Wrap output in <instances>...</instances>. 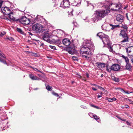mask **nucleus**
<instances>
[{"instance_id": "f257e3e1", "label": "nucleus", "mask_w": 133, "mask_h": 133, "mask_svg": "<svg viewBox=\"0 0 133 133\" xmlns=\"http://www.w3.org/2000/svg\"><path fill=\"white\" fill-rule=\"evenodd\" d=\"M84 45L80 49V53L83 58L88 59L89 56L91 55V50L94 48L93 44L90 40H86L83 42Z\"/></svg>"}, {"instance_id": "f03ea898", "label": "nucleus", "mask_w": 133, "mask_h": 133, "mask_svg": "<svg viewBox=\"0 0 133 133\" xmlns=\"http://www.w3.org/2000/svg\"><path fill=\"white\" fill-rule=\"evenodd\" d=\"M108 11L109 10H107L96 11L94 13L95 16L93 18V21L95 22L96 20L98 21L99 18H103L107 15Z\"/></svg>"}, {"instance_id": "7ed1b4c3", "label": "nucleus", "mask_w": 133, "mask_h": 133, "mask_svg": "<svg viewBox=\"0 0 133 133\" xmlns=\"http://www.w3.org/2000/svg\"><path fill=\"white\" fill-rule=\"evenodd\" d=\"M33 30L36 33H39L42 31H45L46 29H44L42 26L39 23H36L32 27Z\"/></svg>"}, {"instance_id": "20e7f679", "label": "nucleus", "mask_w": 133, "mask_h": 133, "mask_svg": "<svg viewBox=\"0 0 133 133\" xmlns=\"http://www.w3.org/2000/svg\"><path fill=\"white\" fill-rule=\"evenodd\" d=\"M122 4L120 3L118 4H110L109 5V7L112 10L117 11L121 10L123 8L121 6Z\"/></svg>"}, {"instance_id": "39448f33", "label": "nucleus", "mask_w": 133, "mask_h": 133, "mask_svg": "<svg viewBox=\"0 0 133 133\" xmlns=\"http://www.w3.org/2000/svg\"><path fill=\"white\" fill-rule=\"evenodd\" d=\"M48 32V30L47 29L45 31H44H44H42V38L44 40L48 42H50V40L49 39V38L50 37V35Z\"/></svg>"}, {"instance_id": "423d86ee", "label": "nucleus", "mask_w": 133, "mask_h": 133, "mask_svg": "<svg viewBox=\"0 0 133 133\" xmlns=\"http://www.w3.org/2000/svg\"><path fill=\"white\" fill-rule=\"evenodd\" d=\"M4 1L1 0V12L6 16V15L10 14V10L9 8L6 7L1 8V5Z\"/></svg>"}, {"instance_id": "0eeeda50", "label": "nucleus", "mask_w": 133, "mask_h": 133, "mask_svg": "<svg viewBox=\"0 0 133 133\" xmlns=\"http://www.w3.org/2000/svg\"><path fill=\"white\" fill-rule=\"evenodd\" d=\"M19 21L21 23L26 25L28 24L30 22V19L25 16L22 17L20 19Z\"/></svg>"}, {"instance_id": "6e6552de", "label": "nucleus", "mask_w": 133, "mask_h": 133, "mask_svg": "<svg viewBox=\"0 0 133 133\" xmlns=\"http://www.w3.org/2000/svg\"><path fill=\"white\" fill-rule=\"evenodd\" d=\"M70 5L69 0H63L61 3L60 6L65 8L68 7Z\"/></svg>"}, {"instance_id": "1a4fd4ad", "label": "nucleus", "mask_w": 133, "mask_h": 133, "mask_svg": "<svg viewBox=\"0 0 133 133\" xmlns=\"http://www.w3.org/2000/svg\"><path fill=\"white\" fill-rule=\"evenodd\" d=\"M109 36L107 35H106V36L103 38L102 40L104 44L108 45H111V43L109 41Z\"/></svg>"}, {"instance_id": "9d476101", "label": "nucleus", "mask_w": 133, "mask_h": 133, "mask_svg": "<svg viewBox=\"0 0 133 133\" xmlns=\"http://www.w3.org/2000/svg\"><path fill=\"white\" fill-rule=\"evenodd\" d=\"M126 52L128 56L133 57V46H130L126 49Z\"/></svg>"}, {"instance_id": "9b49d317", "label": "nucleus", "mask_w": 133, "mask_h": 133, "mask_svg": "<svg viewBox=\"0 0 133 133\" xmlns=\"http://www.w3.org/2000/svg\"><path fill=\"white\" fill-rule=\"evenodd\" d=\"M13 12H11L6 15L5 17L3 18L4 19H10L13 21H16V20L13 16Z\"/></svg>"}, {"instance_id": "f8f14e48", "label": "nucleus", "mask_w": 133, "mask_h": 133, "mask_svg": "<svg viewBox=\"0 0 133 133\" xmlns=\"http://www.w3.org/2000/svg\"><path fill=\"white\" fill-rule=\"evenodd\" d=\"M120 68V66L118 64H114L112 66V70L117 71Z\"/></svg>"}, {"instance_id": "ddd939ff", "label": "nucleus", "mask_w": 133, "mask_h": 133, "mask_svg": "<svg viewBox=\"0 0 133 133\" xmlns=\"http://www.w3.org/2000/svg\"><path fill=\"white\" fill-rule=\"evenodd\" d=\"M66 51L70 54H73L75 52V50L74 48L69 47L66 49Z\"/></svg>"}, {"instance_id": "4468645a", "label": "nucleus", "mask_w": 133, "mask_h": 133, "mask_svg": "<svg viewBox=\"0 0 133 133\" xmlns=\"http://www.w3.org/2000/svg\"><path fill=\"white\" fill-rule=\"evenodd\" d=\"M109 27L110 29L112 30H115L117 28H118L119 27V25H113L111 24H109V25L108 26V28Z\"/></svg>"}, {"instance_id": "2eb2a0df", "label": "nucleus", "mask_w": 133, "mask_h": 133, "mask_svg": "<svg viewBox=\"0 0 133 133\" xmlns=\"http://www.w3.org/2000/svg\"><path fill=\"white\" fill-rule=\"evenodd\" d=\"M124 19V16L120 14H118L117 16L116 20L118 21L122 22Z\"/></svg>"}, {"instance_id": "dca6fc26", "label": "nucleus", "mask_w": 133, "mask_h": 133, "mask_svg": "<svg viewBox=\"0 0 133 133\" xmlns=\"http://www.w3.org/2000/svg\"><path fill=\"white\" fill-rule=\"evenodd\" d=\"M63 43L64 45L66 46H68L70 44V42L69 39L65 38L63 40Z\"/></svg>"}, {"instance_id": "f3484780", "label": "nucleus", "mask_w": 133, "mask_h": 133, "mask_svg": "<svg viewBox=\"0 0 133 133\" xmlns=\"http://www.w3.org/2000/svg\"><path fill=\"white\" fill-rule=\"evenodd\" d=\"M125 69H127L129 71H131L132 70V67L131 65L129 62L126 63V64L125 66Z\"/></svg>"}, {"instance_id": "a211bd4d", "label": "nucleus", "mask_w": 133, "mask_h": 133, "mask_svg": "<svg viewBox=\"0 0 133 133\" xmlns=\"http://www.w3.org/2000/svg\"><path fill=\"white\" fill-rule=\"evenodd\" d=\"M106 35L102 32H99L97 34V36H98L102 39H103V38L106 36Z\"/></svg>"}, {"instance_id": "6ab92c4d", "label": "nucleus", "mask_w": 133, "mask_h": 133, "mask_svg": "<svg viewBox=\"0 0 133 133\" xmlns=\"http://www.w3.org/2000/svg\"><path fill=\"white\" fill-rule=\"evenodd\" d=\"M123 37V40L121 41L122 43L124 42H129V38L127 35H125Z\"/></svg>"}, {"instance_id": "aec40b11", "label": "nucleus", "mask_w": 133, "mask_h": 133, "mask_svg": "<svg viewBox=\"0 0 133 133\" xmlns=\"http://www.w3.org/2000/svg\"><path fill=\"white\" fill-rule=\"evenodd\" d=\"M64 32L62 30H59L58 32L57 33V36L61 38L62 37V35L64 34Z\"/></svg>"}, {"instance_id": "412c9836", "label": "nucleus", "mask_w": 133, "mask_h": 133, "mask_svg": "<svg viewBox=\"0 0 133 133\" xmlns=\"http://www.w3.org/2000/svg\"><path fill=\"white\" fill-rule=\"evenodd\" d=\"M30 77L32 80H38L39 78L37 76H35L34 75L32 74H30L29 75Z\"/></svg>"}, {"instance_id": "4be33fe9", "label": "nucleus", "mask_w": 133, "mask_h": 133, "mask_svg": "<svg viewBox=\"0 0 133 133\" xmlns=\"http://www.w3.org/2000/svg\"><path fill=\"white\" fill-rule=\"evenodd\" d=\"M1 57L4 59L6 58L5 56L2 53H1V62H3L4 64H6L5 61V59H2L1 58Z\"/></svg>"}, {"instance_id": "5701e85b", "label": "nucleus", "mask_w": 133, "mask_h": 133, "mask_svg": "<svg viewBox=\"0 0 133 133\" xmlns=\"http://www.w3.org/2000/svg\"><path fill=\"white\" fill-rule=\"evenodd\" d=\"M1 116L2 117H1V118L2 119V121H4V120H6L7 119V117H6V114L5 113H3V114L2 113Z\"/></svg>"}, {"instance_id": "b1692460", "label": "nucleus", "mask_w": 133, "mask_h": 133, "mask_svg": "<svg viewBox=\"0 0 133 133\" xmlns=\"http://www.w3.org/2000/svg\"><path fill=\"white\" fill-rule=\"evenodd\" d=\"M122 57L125 60L126 63H128L129 62V59L127 57L123 55H122Z\"/></svg>"}, {"instance_id": "393cba45", "label": "nucleus", "mask_w": 133, "mask_h": 133, "mask_svg": "<svg viewBox=\"0 0 133 133\" xmlns=\"http://www.w3.org/2000/svg\"><path fill=\"white\" fill-rule=\"evenodd\" d=\"M112 79L116 82H118L119 81V79L118 78H116L114 76H112L111 77Z\"/></svg>"}, {"instance_id": "a878e982", "label": "nucleus", "mask_w": 133, "mask_h": 133, "mask_svg": "<svg viewBox=\"0 0 133 133\" xmlns=\"http://www.w3.org/2000/svg\"><path fill=\"white\" fill-rule=\"evenodd\" d=\"M17 31L20 33L23 34H24V32L22 31L21 29L17 28L16 29Z\"/></svg>"}, {"instance_id": "bb28decb", "label": "nucleus", "mask_w": 133, "mask_h": 133, "mask_svg": "<svg viewBox=\"0 0 133 133\" xmlns=\"http://www.w3.org/2000/svg\"><path fill=\"white\" fill-rule=\"evenodd\" d=\"M125 31L124 30H122L121 31L120 35H121L122 36H124L125 35H127L125 34Z\"/></svg>"}, {"instance_id": "cd10ccee", "label": "nucleus", "mask_w": 133, "mask_h": 133, "mask_svg": "<svg viewBox=\"0 0 133 133\" xmlns=\"http://www.w3.org/2000/svg\"><path fill=\"white\" fill-rule=\"evenodd\" d=\"M112 66L111 67L107 66V70L109 72L111 71V70H112Z\"/></svg>"}, {"instance_id": "c85d7f7f", "label": "nucleus", "mask_w": 133, "mask_h": 133, "mask_svg": "<svg viewBox=\"0 0 133 133\" xmlns=\"http://www.w3.org/2000/svg\"><path fill=\"white\" fill-rule=\"evenodd\" d=\"M111 44L110 45H108V48L109 49L110 51L113 53L114 52V51L113 50L112 47L111 46Z\"/></svg>"}, {"instance_id": "c756f323", "label": "nucleus", "mask_w": 133, "mask_h": 133, "mask_svg": "<svg viewBox=\"0 0 133 133\" xmlns=\"http://www.w3.org/2000/svg\"><path fill=\"white\" fill-rule=\"evenodd\" d=\"M122 27L125 30V31H127L128 27L126 25H122Z\"/></svg>"}, {"instance_id": "7c9ffc66", "label": "nucleus", "mask_w": 133, "mask_h": 133, "mask_svg": "<svg viewBox=\"0 0 133 133\" xmlns=\"http://www.w3.org/2000/svg\"><path fill=\"white\" fill-rule=\"evenodd\" d=\"M93 116L94 117V118L96 120L98 119H99V117L96 115H93Z\"/></svg>"}, {"instance_id": "2f4dec72", "label": "nucleus", "mask_w": 133, "mask_h": 133, "mask_svg": "<svg viewBox=\"0 0 133 133\" xmlns=\"http://www.w3.org/2000/svg\"><path fill=\"white\" fill-rule=\"evenodd\" d=\"M6 40H8L10 41H13L14 40V39L11 37H7L6 38Z\"/></svg>"}, {"instance_id": "473e14b6", "label": "nucleus", "mask_w": 133, "mask_h": 133, "mask_svg": "<svg viewBox=\"0 0 133 133\" xmlns=\"http://www.w3.org/2000/svg\"><path fill=\"white\" fill-rule=\"evenodd\" d=\"M46 88L49 90H51V88L49 85H48L46 87Z\"/></svg>"}, {"instance_id": "72a5a7b5", "label": "nucleus", "mask_w": 133, "mask_h": 133, "mask_svg": "<svg viewBox=\"0 0 133 133\" xmlns=\"http://www.w3.org/2000/svg\"><path fill=\"white\" fill-rule=\"evenodd\" d=\"M33 68V69H34V70H35L36 71L39 72L41 73H42V72L41 71H40L38 69H37L36 68Z\"/></svg>"}, {"instance_id": "f704fd0d", "label": "nucleus", "mask_w": 133, "mask_h": 133, "mask_svg": "<svg viewBox=\"0 0 133 133\" xmlns=\"http://www.w3.org/2000/svg\"><path fill=\"white\" fill-rule=\"evenodd\" d=\"M127 101L130 104H133V101L131 100L130 99H127Z\"/></svg>"}, {"instance_id": "c9c22d12", "label": "nucleus", "mask_w": 133, "mask_h": 133, "mask_svg": "<svg viewBox=\"0 0 133 133\" xmlns=\"http://www.w3.org/2000/svg\"><path fill=\"white\" fill-rule=\"evenodd\" d=\"M72 59L74 61H78V58L77 57L75 56H73L72 57Z\"/></svg>"}, {"instance_id": "e433bc0d", "label": "nucleus", "mask_w": 133, "mask_h": 133, "mask_svg": "<svg viewBox=\"0 0 133 133\" xmlns=\"http://www.w3.org/2000/svg\"><path fill=\"white\" fill-rule=\"evenodd\" d=\"M49 46L50 48L51 49H53L54 50L56 49V48L54 46H53L51 45H49Z\"/></svg>"}, {"instance_id": "4c0bfd02", "label": "nucleus", "mask_w": 133, "mask_h": 133, "mask_svg": "<svg viewBox=\"0 0 133 133\" xmlns=\"http://www.w3.org/2000/svg\"><path fill=\"white\" fill-rule=\"evenodd\" d=\"M52 94L54 95L55 96H56L57 97H58L59 96L56 93L54 92H52Z\"/></svg>"}, {"instance_id": "58836bf2", "label": "nucleus", "mask_w": 133, "mask_h": 133, "mask_svg": "<svg viewBox=\"0 0 133 133\" xmlns=\"http://www.w3.org/2000/svg\"><path fill=\"white\" fill-rule=\"evenodd\" d=\"M76 2H75L74 3H73L74 5L75 6H79L80 5V3H78L77 4H76V3H75Z\"/></svg>"}, {"instance_id": "ea45409f", "label": "nucleus", "mask_w": 133, "mask_h": 133, "mask_svg": "<svg viewBox=\"0 0 133 133\" xmlns=\"http://www.w3.org/2000/svg\"><path fill=\"white\" fill-rule=\"evenodd\" d=\"M76 76L79 78H82L81 76L79 74H76Z\"/></svg>"}, {"instance_id": "a19ab883", "label": "nucleus", "mask_w": 133, "mask_h": 133, "mask_svg": "<svg viewBox=\"0 0 133 133\" xmlns=\"http://www.w3.org/2000/svg\"><path fill=\"white\" fill-rule=\"evenodd\" d=\"M98 88L99 89H100L102 90H103L104 91V89L103 88H102V87H100V86H98Z\"/></svg>"}, {"instance_id": "79ce46f5", "label": "nucleus", "mask_w": 133, "mask_h": 133, "mask_svg": "<svg viewBox=\"0 0 133 133\" xmlns=\"http://www.w3.org/2000/svg\"><path fill=\"white\" fill-rule=\"evenodd\" d=\"M1 33L2 35H3L6 33V32L3 31L1 32Z\"/></svg>"}, {"instance_id": "37998d69", "label": "nucleus", "mask_w": 133, "mask_h": 133, "mask_svg": "<svg viewBox=\"0 0 133 133\" xmlns=\"http://www.w3.org/2000/svg\"><path fill=\"white\" fill-rule=\"evenodd\" d=\"M108 102H112L113 101H112V99L111 98H109Z\"/></svg>"}, {"instance_id": "c03bdc74", "label": "nucleus", "mask_w": 133, "mask_h": 133, "mask_svg": "<svg viewBox=\"0 0 133 133\" xmlns=\"http://www.w3.org/2000/svg\"><path fill=\"white\" fill-rule=\"evenodd\" d=\"M112 101H115L116 100V99L114 97H113L112 98Z\"/></svg>"}, {"instance_id": "a18cd8bd", "label": "nucleus", "mask_w": 133, "mask_h": 133, "mask_svg": "<svg viewBox=\"0 0 133 133\" xmlns=\"http://www.w3.org/2000/svg\"><path fill=\"white\" fill-rule=\"evenodd\" d=\"M118 89H120L121 91L122 92H125V91L123 89H121V88H118Z\"/></svg>"}, {"instance_id": "49530a36", "label": "nucleus", "mask_w": 133, "mask_h": 133, "mask_svg": "<svg viewBox=\"0 0 133 133\" xmlns=\"http://www.w3.org/2000/svg\"><path fill=\"white\" fill-rule=\"evenodd\" d=\"M81 108H83L84 109H86L87 108L86 107L84 106H81Z\"/></svg>"}, {"instance_id": "de8ad7c7", "label": "nucleus", "mask_w": 133, "mask_h": 133, "mask_svg": "<svg viewBox=\"0 0 133 133\" xmlns=\"http://www.w3.org/2000/svg\"><path fill=\"white\" fill-rule=\"evenodd\" d=\"M124 92L127 94H129L130 93H131V92H129L128 91H125V92Z\"/></svg>"}, {"instance_id": "09e8293b", "label": "nucleus", "mask_w": 133, "mask_h": 133, "mask_svg": "<svg viewBox=\"0 0 133 133\" xmlns=\"http://www.w3.org/2000/svg\"><path fill=\"white\" fill-rule=\"evenodd\" d=\"M97 109H100V108H99L98 107L95 106V108Z\"/></svg>"}, {"instance_id": "8fccbe9b", "label": "nucleus", "mask_w": 133, "mask_h": 133, "mask_svg": "<svg viewBox=\"0 0 133 133\" xmlns=\"http://www.w3.org/2000/svg\"><path fill=\"white\" fill-rule=\"evenodd\" d=\"M125 107L126 108H129V107L128 105H125Z\"/></svg>"}, {"instance_id": "3c124183", "label": "nucleus", "mask_w": 133, "mask_h": 133, "mask_svg": "<svg viewBox=\"0 0 133 133\" xmlns=\"http://www.w3.org/2000/svg\"><path fill=\"white\" fill-rule=\"evenodd\" d=\"M86 76L87 78H88L89 77V75L87 73H86Z\"/></svg>"}, {"instance_id": "603ef678", "label": "nucleus", "mask_w": 133, "mask_h": 133, "mask_svg": "<svg viewBox=\"0 0 133 133\" xmlns=\"http://www.w3.org/2000/svg\"><path fill=\"white\" fill-rule=\"evenodd\" d=\"M92 89L94 90H95V91H96V90H97V89L96 88H94V87H92Z\"/></svg>"}, {"instance_id": "864d4df0", "label": "nucleus", "mask_w": 133, "mask_h": 133, "mask_svg": "<svg viewBox=\"0 0 133 133\" xmlns=\"http://www.w3.org/2000/svg\"><path fill=\"white\" fill-rule=\"evenodd\" d=\"M126 123L128 125L130 124V123L129 122H128V121H127L126 122Z\"/></svg>"}, {"instance_id": "5fc2aeb1", "label": "nucleus", "mask_w": 133, "mask_h": 133, "mask_svg": "<svg viewBox=\"0 0 133 133\" xmlns=\"http://www.w3.org/2000/svg\"><path fill=\"white\" fill-rule=\"evenodd\" d=\"M109 98H108V97H106L105 98V99L106 100H108L109 101Z\"/></svg>"}, {"instance_id": "6e6d98bb", "label": "nucleus", "mask_w": 133, "mask_h": 133, "mask_svg": "<svg viewBox=\"0 0 133 133\" xmlns=\"http://www.w3.org/2000/svg\"><path fill=\"white\" fill-rule=\"evenodd\" d=\"M121 120L123 121H125L126 120L125 119H121Z\"/></svg>"}, {"instance_id": "4d7b16f0", "label": "nucleus", "mask_w": 133, "mask_h": 133, "mask_svg": "<svg viewBox=\"0 0 133 133\" xmlns=\"http://www.w3.org/2000/svg\"><path fill=\"white\" fill-rule=\"evenodd\" d=\"M44 45V43H41L40 45V46H43Z\"/></svg>"}, {"instance_id": "13d9d810", "label": "nucleus", "mask_w": 133, "mask_h": 133, "mask_svg": "<svg viewBox=\"0 0 133 133\" xmlns=\"http://www.w3.org/2000/svg\"><path fill=\"white\" fill-rule=\"evenodd\" d=\"M101 96H101V95H98V96L97 97H98V98H100V97H101Z\"/></svg>"}, {"instance_id": "bf43d9fd", "label": "nucleus", "mask_w": 133, "mask_h": 133, "mask_svg": "<svg viewBox=\"0 0 133 133\" xmlns=\"http://www.w3.org/2000/svg\"><path fill=\"white\" fill-rule=\"evenodd\" d=\"M91 106L92 107H93L94 108H95V105H93V104H91Z\"/></svg>"}, {"instance_id": "052dcab7", "label": "nucleus", "mask_w": 133, "mask_h": 133, "mask_svg": "<svg viewBox=\"0 0 133 133\" xmlns=\"http://www.w3.org/2000/svg\"><path fill=\"white\" fill-rule=\"evenodd\" d=\"M28 33L30 35H32V33H31L30 32H28Z\"/></svg>"}, {"instance_id": "680f3d73", "label": "nucleus", "mask_w": 133, "mask_h": 133, "mask_svg": "<svg viewBox=\"0 0 133 133\" xmlns=\"http://www.w3.org/2000/svg\"><path fill=\"white\" fill-rule=\"evenodd\" d=\"M131 61L132 62V63L133 64V58H131Z\"/></svg>"}, {"instance_id": "e2e57ef3", "label": "nucleus", "mask_w": 133, "mask_h": 133, "mask_svg": "<svg viewBox=\"0 0 133 133\" xmlns=\"http://www.w3.org/2000/svg\"><path fill=\"white\" fill-rule=\"evenodd\" d=\"M117 117L120 120L121 119V118L120 117L118 116H117Z\"/></svg>"}, {"instance_id": "0e129e2a", "label": "nucleus", "mask_w": 133, "mask_h": 133, "mask_svg": "<svg viewBox=\"0 0 133 133\" xmlns=\"http://www.w3.org/2000/svg\"><path fill=\"white\" fill-rule=\"evenodd\" d=\"M82 79L83 80H84V81H86V79H85V78H82Z\"/></svg>"}, {"instance_id": "69168bd1", "label": "nucleus", "mask_w": 133, "mask_h": 133, "mask_svg": "<svg viewBox=\"0 0 133 133\" xmlns=\"http://www.w3.org/2000/svg\"><path fill=\"white\" fill-rule=\"evenodd\" d=\"M104 26V25H103L102 26V28L103 29V28Z\"/></svg>"}, {"instance_id": "338daca9", "label": "nucleus", "mask_w": 133, "mask_h": 133, "mask_svg": "<svg viewBox=\"0 0 133 133\" xmlns=\"http://www.w3.org/2000/svg\"><path fill=\"white\" fill-rule=\"evenodd\" d=\"M122 7L123 8H122V9H126V8H127V7H124V8H123V7Z\"/></svg>"}, {"instance_id": "774afa93", "label": "nucleus", "mask_w": 133, "mask_h": 133, "mask_svg": "<svg viewBox=\"0 0 133 133\" xmlns=\"http://www.w3.org/2000/svg\"><path fill=\"white\" fill-rule=\"evenodd\" d=\"M103 74H102V75H101V77H103Z\"/></svg>"}]
</instances>
